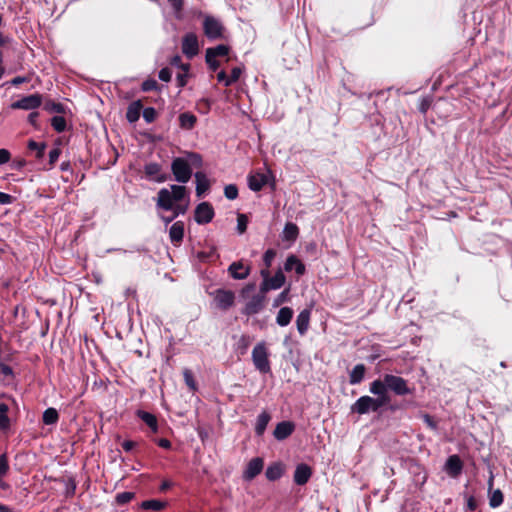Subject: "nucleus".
Wrapping results in <instances>:
<instances>
[{"mask_svg": "<svg viewBox=\"0 0 512 512\" xmlns=\"http://www.w3.org/2000/svg\"><path fill=\"white\" fill-rule=\"evenodd\" d=\"M370 392L377 396L373 398L370 396L360 397L351 407L352 411L358 414H366L369 411H377L380 407L388 404L391 400L390 395L385 393L383 385L379 380H374L370 384Z\"/></svg>", "mask_w": 512, "mask_h": 512, "instance_id": "1", "label": "nucleus"}, {"mask_svg": "<svg viewBox=\"0 0 512 512\" xmlns=\"http://www.w3.org/2000/svg\"><path fill=\"white\" fill-rule=\"evenodd\" d=\"M186 196V188L180 185H171L169 188H162L157 194L156 204L162 210H172L174 217L183 214L186 208H181L177 203Z\"/></svg>", "mask_w": 512, "mask_h": 512, "instance_id": "2", "label": "nucleus"}, {"mask_svg": "<svg viewBox=\"0 0 512 512\" xmlns=\"http://www.w3.org/2000/svg\"><path fill=\"white\" fill-rule=\"evenodd\" d=\"M378 380L383 385L386 394H389V390L397 395H407L411 393V389L408 387L406 380L402 377L385 374L382 379Z\"/></svg>", "mask_w": 512, "mask_h": 512, "instance_id": "3", "label": "nucleus"}, {"mask_svg": "<svg viewBox=\"0 0 512 512\" xmlns=\"http://www.w3.org/2000/svg\"><path fill=\"white\" fill-rule=\"evenodd\" d=\"M252 360L254 366L261 373L270 372V361H269V352L264 342H260L256 344L252 350Z\"/></svg>", "mask_w": 512, "mask_h": 512, "instance_id": "4", "label": "nucleus"}, {"mask_svg": "<svg viewBox=\"0 0 512 512\" xmlns=\"http://www.w3.org/2000/svg\"><path fill=\"white\" fill-rule=\"evenodd\" d=\"M171 170L175 179L182 183L188 182L192 174L189 164L183 158L174 159L171 165Z\"/></svg>", "mask_w": 512, "mask_h": 512, "instance_id": "5", "label": "nucleus"}, {"mask_svg": "<svg viewBox=\"0 0 512 512\" xmlns=\"http://www.w3.org/2000/svg\"><path fill=\"white\" fill-rule=\"evenodd\" d=\"M261 274L264 278V281L261 285L262 292L279 289L285 283V275L280 270L277 271L273 277H269L267 271H262Z\"/></svg>", "mask_w": 512, "mask_h": 512, "instance_id": "6", "label": "nucleus"}, {"mask_svg": "<svg viewBox=\"0 0 512 512\" xmlns=\"http://www.w3.org/2000/svg\"><path fill=\"white\" fill-rule=\"evenodd\" d=\"M204 33L207 37L212 39L221 38L223 26L215 18L207 16L204 19Z\"/></svg>", "mask_w": 512, "mask_h": 512, "instance_id": "7", "label": "nucleus"}, {"mask_svg": "<svg viewBox=\"0 0 512 512\" xmlns=\"http://www.w3.org/2000/svg\"><path fill=\"white\" fill-rule=\"evenodd\" d=\"M42 103V97L39 94H33L26 96L14 103H12V109H23V110H32L39 107Z\"/></svg>", "mask_w": 512, "mask_h": 512, "instance_id": "8", "label": "nucleus"}, {"mask_svg": "<svg viewBox=\"0 0 512 512\" xmlns=\"http://www.w3.org/2000/svg\"><path fill=\"white\" fill-rule=\"evenodd\" d=\"M235 295L230 290H217L214 293V301L220 309L226 310L233 306Z\"/></svg>", "mask_w": 512, "mask_h": 512, "instance_id": "9", "label": "nucleus"}, {"mask_svg": "<svg viewBox=\"0 0 512 512\" xmlns=\"http://www.w3.org/2000/svg\"><path fill=\"white\" fill-rule=\"evenodd\" d=\"M214 216V210L212 206L203 202L196 207L195 210V221L199 224H205L212 220Z\"/></svg>", "mask_w": 512, "mask_h": 512, "instance_id": "10", "label": "nucleus"}, {"mask_svg": "<svg viewBox=\"0 0 512 512\" xmlns=\"http://www.w3.org/2000/svg\"><path fill=\"white\" fill-rule=\"evenodd\" d=\"M182 51L188 57H194L199 51L197 36L193 33H189L184 36L182 43Z\"/></svg>", "mask_w": 512, "mask_h": 512, "instance_id": "11", "label": "nucleus"}, {"mask_svg": "<svg viewBox=\"0 0 512 512\" xmlns=\"http://www.w3.org/2000/svg\"><path fill=\"white\" fill-rule=\"evenodd\" d=\"M263 469V460L261 458H253L247 464V467L243 473V477L246 480H252L257 476Z\"/></svg>", "mask_w": 512, "mask_h": 512, "instance_id": "12", "label": "nucleus"}, {"mask_svg": "<svg viewBox=\"0 0 512 512\" xmlns=\"http://www.w3.org/2000/svg\"><path fill=\"white\" fill-rule=\"evenodd\" d=\"M295 425L289 421H283L277 424L273 434L278 440H284L292 434Z\"/></svg>", "mask_w": 512, "mask_h": 512, "instance_id": "13", "label": "nucleus"}, {"mask_svg": "<svg viewBox=\"0 0 512 512\" xmlns=\"http://www.w3.org/2000/svg\"><path fill=\"white\" fill-rule=\"evenodd\" d=\"M312 474L311 468L306 464H299L294 472V481L298 485H304L308 482Z\"/></svg>", "mask_w": 512, "mask_h": 512, "instance_id": "14", "label": "nucleus"}, {"mask_svg": "<svg viewBox=\"0 0 512 512\" xmlns=\"http://www.w3.org/2000/svg\"><path fill=\"white\" fill-rule=\"evenodd\" d=\"M229 273L234 279H245L250 273V267L242 262H234L229 266Z\"/></svg>", "mask_w": 512, "mask_h": 512, "instance_id": "15", "label": "nucleus"}, {"mask_svg": "<svg viewBox=\"0 0 512 512\" xmlns=\"http://www.w3.org/2000/svg\"><path fill=\"white\" fill-rule=\"evenodd\" d=\"M144 170L147 177L157 182H164L167 180L166 175L161 173V166L157 163H149L145 165Z\"/></svg>", "mask_w": 512, "mask_h": 512, "instance_id": "16", "label": "nucleus"}, {"mask_svg": "<svg viewBox=\"0 0 512 512\" xmlns=\"http://www.w3.org/2000/svg\"><path fill=\"white\" fill-rule=\"evenodd\" d=\"M284 268L286 271L295 270L298 275H303L305 273V265L295 255H289L287 257Z\"/></svg>", "mask_w": 512, "mask_h": 512, "instance_id": "17", "label": "nucleus"}, {"mask_svg": "<svg viewBox=\"0 0 512 512\" xmlns=\"http://www.w3.org/2000/svg\"><path fill=\"white\" fill-rule=\"evenodd\" d=\"M299 235V228L296 224L288 222L282 232V240L293 243Z\"/></svg>", "mask_w": 512, "mask_h": 512, "instance_id": "18", "label": "nucleus"}, {"mask_svg": "<svg viewBox=\"0 0 512 512\" xmlns=\"http://www.w3.org/2000/svg\"><path fill=\"white\" fill-rule=\"evenodd\" d=\"M267 183V177L262 173H254L248 177L249 188L253 191H260Z\"/></svg>", "mask_w": 512, "mask_h": 512, "instance_id": "19", "label": "nucleus"}, {"mask_svg": "<svg viewBox=\"0 0 512 512\" xmlns=\"http://www.w3.org/2000/svg\"><path fill=\"white\" fill-rule=\"evenodd\" d=\"M445 469L452 476L458 475L462 469L460 458L456 455L450 456L446 462Z\"/></svg>", "mask_w": 512, "mask_h": 512, "instance_id": "20", "label": "nucleus"}, {"mask_svg": "<svg viewBox=\"0 0 512 512\" xmlns=\"http://www.w3.org/2000/svg\"><path fill=\"white\" fill-rule=\"evenodd\" d=\"M184 235V224L180 221L175 222L170 230H169V237L172 242L179 243L182 241Z\"/></svg>", "mask_w": 512, "mask_h": 512, "instance_id": "21", "label": "nucleus"}, {"mask_svg": "<svg viewBox=\"0 0 512 512\" xmlns=\"http://www.w3.org/2000/svg\"><path fill=\"white\" fill-rule=\"evenodd\" d=\"M195 179H196V193L198 196H201L204 192H206L209 189L210 182L207 179L206 175L201 172H197L195 174Z\"/></svg>", "mask_w": 512, "mask_h": 512, "instance_id": "22", "label": "nucleus"}, {"mask_svg": "<svg viewBox=\"0 0 512 512\" xmlns=\"http://www.w3.org/2000/svg\"><path fill=\"white\" fill-rule=\"evenodd\" d=\"M309 321H310V312L309 310H303L299 313L297 316L296 324L297 329L300 334H304L308 327H309Z\"/></svg>", "mask_w": 512, "mask_h": 512, "instance_id": "23", "label": "nucleus"}, {"mask_svg": "<svg viewBox=\"0 0 512 512\" xmlns=\"http://www.w3.org/2000/svg\"><path fill=\"white\" fill-rule=\"evenodd\" d=\"M141 110H142V104L140 101L132 102L127 109V113H126L127 120L129 122L137 121L140 117Z\"/></svg>", "mask_w": 512, "mask_h": 512, "instance_id": "24", "label": "nucleus"}, {"mask_svg": "<svg viewBox=\"0 0 512 512\" xmlns=\"http://www.w3.org/2000/svg\"><path fill=\"white\" fill-rule=\"evenodd\" d=\"M292 316H293L292 309L289 307H283L279 310V312L277 314L276 322L280 326H286L290 323Z\"/></svg>", "mask_w": 512, "mask_h": 512, "instance_id": "25", "label": "nucleus"}, {"mask_svg": "<svg viewBox=\"0 0 512 512\" xmlns=\"http://www.w3.org/2000/svg\"><path fill=\"white\" fill-rule=\"evenodd\" d=\"M263 298L260 296H254L246 305L244 312L246 314H255L262 309Z\"/></svg>", "mask_w": 512, "mask_h": 512, "instance_id": "26", "label": "nucleus"}, {"mask_svg": "<svg viewBox=\"0 0 512 512\" xmlns=\"http://www.w3.org/2000/svg\"><path fill=\"white\" fill-rule=\"evenodd\" d=\"M366 368L363 364L356 365L350 372V383L357 384L364 378Z\"/></svg>", "mask_w": 512, "mask_h": 512, "instance_id": "27", "label": "nucleus"}, {"mask_svg": "<svg viewBox=\"0 0 512 512\" xmlns=\"http://www.w3.org/2000/svg\"><path fill=\"white\" fill-rule=\"evenodd\" d=\"M270 421V415L267 412H262L258 418L255 427V431L258 435H262Z\"/></svg>", "mask_w": 512, "mask_h": 512, "instance_id": "28", "label": "nucleus"}, {"mask_svg": "<svg viewBox=\"0 0 512 512\" xmlns=\"http://www.w3.org/2000/svg\"><path fill=\"white\" fill-rule=\"evenodd\" d=\"M180 125L184 129H191L196 123V117L190 113H183L179 116Z\"/></svg>", "mask_w": 512, "mask_h": 512, "instance_id": "29", "label": "nucleus"}, {"mask_svg": "<svg viewBox=\"0 0 512 512\" xmlns=\"http://www.w3.org/2000/svg\"><path fill=\"white\" fill-rule=\"evenodd\" d=\"M229 52V48L226 45H219L215 48H208L206 50V58H209L211 56L217 57V56H224L227 55Z\"/></svg>", "mask_w": 512, "mask_h": 512, "instance_id": "30", "label": "nucleus"}, {"mask_svg": "<svg viewBox=\"0 0 512 512\" xmlns=\"http://www.w3.org/2000/svg\"><path fill=\"white\" fill-rule=\"evenodd\" d=\"M283 469L279 464L269 466L266 470V477L269 480H276L282 475Z\"/></svg>", "mask_w": 512, "mask_h": 512, "instance_id": "31", "label": "nucleus"}, {"mask_svg": "<svg viewBox=\"0 0 512 512\" xmlns=\"http://www.w3.org/2000/svg\"><path fill=\"white\" fill-rule=\"evenodd\" d=\"M138 416L154 431L157 430V420L154 415L148 412L139 411Z\"/></svg>", "mask_w": 512, "mask_h": 512, "instance_id": "32", "label": "nucleus"}, {"mask_svg": "<svg viewBox=\"0 0 512 512\" xmlns=\"http://www.w3.org/2000/svg\"><path fill=\"white\" fill-rule=\"evenodd\" d=\"M58 420V412L54 408H48L43 414V422L47 425L54 424Z\"/></svg>", "mask_w": 512, "mask_h": 512, "instance_id": "33", "label": "nucleus"}, {"mask_svg": "<svg viewBox=\"0 0 512 512\" xmlns=\"http://www.w3.org/2000/svg\"><path fill=\"white\" fill-rule=\"evenodd\" d=\"M141 507L143 509H151L154 511H160L165 508V503L161 502L159 500H148V501L142 502Z\"/></svg>", "mask_w": 512, "mask_h": 512, "instance_id": "34", "label": "nucleus"}, {"mask_svg": "<svg viewBox=\"0 0 512 512\" xmlns=\"http://www.w3.org/2000/svg\"><path fill=\"white\" fill-rule=\"evenodd\" d=\"M8 406L4 403L0 404V428L7 429L9 427V418L7 416Z\"/></svg>", "mask_w": 512, "mask_h": 512, "instance_id": "35", "label": "nucleus"}, {"mask_svg": "<svg viewBox=\"0 0 512 512\" xmlns=\"http://www.w3.org/2000/svg\"><path fill=\"white\" fill-rule=\"evenodd\" d=\"M502 502H503V494L499 489L491 492L490 497H489V504L491 507H493V508L498 507L502 504Z\"/></svg>", "mask_w": 512, "mask_h": 512, "instance_id": "36", "label": "nucleus"}, {"mask_svg": "<svg viewBox=\"0 0 512 512\" xmlns=\"http://www.w3.org/2000/svg\"><path fill=\"white\" fill-rule=\"evenodd\" d=\"M28 147L30 150L36 151V156L41 158L43 156L46 145L44 143H37L31 140L28 143Z\"/></svg>", "mask_w": 512, "mask_h": 512, "instance_id": "37", "label": "nucleus"}, {"mask_svg": "<svg viewBox=\"0 0 512 512\" xmlns=\"http://www.w3.org/2000/svg\"><path fill=\"white\" fill-rule=\"evenodd\" d=\"M51 124L53 126V128L58 131V132H62L65 130L66 128V121L63 117L61 116H55L52 118V121H51Z\"/></svg>", "mask_w": 512, "mask_h": 512, "instance_id": "38", "label": "nucleus"}, {"mask_svg": "<svg viewBox=\"0 0 512 512\" xmlns=\"http://www.w3.org/2000/svg\"><path fill=\"white\" fill-rule=\"evenodd\" d=\"M184 380L187 384V386L192 390L195 391L197 389L196 382L193 378L192 372L190 370H185L183 372Z\"/></svg>", "mask_w": 512, "mask_h": 512, "instance_id": "39", "label": "nucleus"}, {"mask_svg": "<svg viewBox=\"0 0 512 512\" xmlns=\"http://www.w3.org/2000/svg\"><path fill=\"white\" fill-rule=\"evenodd\" d=\"M134 498V493L132 492H122L116 496V502L118 504L128 503L130 500Z\"/></svg>", "mask_w": 512, "mask_h": 512, "instance_id": "40", "label": "nucleus"}, {"mask_svg": "<svg viewBox=\"0 0 512 512\" xmlns=\"http://www.w3.org/2000/svg\"><path fill=\"white\" fill-rule=\"evenodd\" d=\"M242 73V69L240 67H235L232 69L231 75L229 76V79L226 81V86H230L234 82H236L240 75Z\"/></svg>", "mask_w": 512, "mask_h": 512, "instance_id": "41", "label": "nucleus"}, {"mask_svg": "<svg viewBox=\"0 0 512 512\" xmlns=\"http://www.w3.org/2000/svg\"><path fill=\"white\" fill-rule=\"evenodd\" d=\"M247 223H248V219H247V217L244 214L238 215V218H237V229H238L239 233L242 234V233H244L246 231Z\"/></svg>", "mask_w": 512, "mask_h": 512, "instance_id": "42", "label": "nucleus"}, {"mask_svg": "<svg viewBox=\"0 0 512 512\" xmlns=\"http://www.w3.org/2000/svg\"><path fill=\"white\" fill-rule=\"evenodd\" d=\"M157 112L154 108L148 107L144 109L143 111V118L148 122L151 123L156 119Z\"/></svg>", "mask_w": 512, "mask_h": 512, "instance_id": "43", "label": "nucleus"}, {"mask_svg": "<svg viewBox=\"0 0 512 512\" xmlns=\"http://www.w3.org/2000/svg\"><path fill=\"white\" fill-rule=\"evenodd\" d=\"M224 193L228 199L233 200L238 195V189L235 185H228L225 187Z\"/></svg>", "mask_w": 512, "mask_h": 512, "instance_id": "44", "label": "nucleus"}, {"mask_svg": "<svg viewBox=\"0 0 512 512\" xmlns=\"http://www.w3.org/2000/svg\"><path fill=\"white\" fill-rule=\"evenodd\" d=\"M9 469L7 456L5 454L0 456V477H4Z\"/></svg>", "mask_w": 512, "mask_h": 512, "instance_id": "45", "label": "nucleus"}, {"mask_svg": "<svg viewBox=\"0 0 512 512\" xmlns=\"http://www.w3.org/2000/svg\"><path fill=\"white\" fill-rule=\"evenodd\" d=\"M45 109L48 110L49 112H57V113H63L64 112V108L61 104L59 103H46L45 105Z\"/></svg>", "mask_w": 512, "mask_h": 512, "instance_id": "46", "label": "nucleus"}, {"mask_svg": "<svg viewBox=\"0 0 512 512\" xmlns=\"http://www.w3.org/2000/svg\"><path fill=\"white\" fill-rule=\"evenodd\" d=\"M176 14H180L184 7V0H167Z\"/></svg>", "mask_w": 512, "mask_h": 512, "instance_id": "47", "label": "nucleus"}, {"mask_svg": "<svg viewBox=\"0 0 512 512\" xmlns=\"http://www.w3.org/2000/svg\"><path fill=\"white\" fill-rule=\"evenodd\" d=\"M276 256V252L272 249H269L265 252L264 254V262L266 264L267 267H270L271 266V263L274 259V257Z\"/></svg>", "mask_w": 512, "mask_h": 512, "instance_id": "48", "label": "nucleus"}, {"mask_svg": "<svg viewBox=\"0 0 512 512\" xmlns=\"http://www.w3.org/2000/svg\"><path fill=\"white\" fill-rule=\"evenodd\" d=\"M288 293H289V290L286 289L284 290L282 293H280L277 298L274 300V306H279L281 305L282 303L286 302L287 298H288Z\"/></svg>", "mask_w": 512, "mask_h": 512, "instance_id": "49", "label": "nucleus"}, {"mask_svg": "<svg viewBox=\"0 0 512 512\" xmlns=\"http://www.w3.org/2000/svg\"><path fill=\"white\" fill-rule=\"evenodd\" d=\"M171 76H172L171 71L168 68H163L159 72V78L162 81H165V82L170 81Z\"/></svg>", "mask_w": 512, "mask_h": 512, "instance_id": "50", "label": "nucleus"}, {"mask_svg": "<svg viewBox=\"0 0 512 512\" xmlns=\"http://www.w3.org/2000/svg\"><path fill=\"white\" fill-rule=\"evenodd\" d=\"M10 160V153L6 149H0V164L7 163Z\"/></svg>", "mask_w": 512, "mask_h": 512, "instance_id": "51", "label": "nucleus"}, {"mask_svg": "<svg viewBox=\"0 0 512 512\" xmlns=\"http://www.w3.org/2000/svg\"><path fill=\"white\" fill-rule=\"evenodd\" d=\"M59 155H60L59 148H55V149L51 150L49 153L50 163L54 164L58 160Z\"/></svg>", "mask_w": 512, "mask_h": 512, "instance_id": "52", "label": "nucleus"}, {"mask_svg": "<svg viewBox=\"0 0 512 512\" xmlns=\"http://www.w3.org/2000/svg\"><path fill=\"white\" fill-rule=\"evenodd\" d=\"M206 62L209 65L210 69L215 71L219 67V62L215 59L214 56L206 58Z\"/></svg>", "mask_w": 512, "mask_h": 512, "instance_id": "53", "label": "nucleus"}, {"mask_svg": "<svg viewBox=\"0 0 512 512\" xmlns=\"http://www.w3.org/2000/svg\"><path fill=\"white\" fill-rule=\"evenodd\" d=\"M12 197L6 193L0 192V204H10Z\"/></svg>", "mask_w": 512, "mask_h": 512, "instance_id": "54", "label": "nucleus"}, {"mask_svg": "<svg viewBox=\"0 0 512 512\" xmlns=\"http://www.w3.org/2000/svg\"><path fill=\"white\" fill-rule=\"evenodd\" d=\"M136 443L134 441L126 440L122 443V447L126 451H130L132 448H134Z\"/></svg>", "mask_w": 512, "mask_h": 512, "instance_id": "55", "label": "nucleus"}, {"mask_svg": "<svg viewBox=\"0 0 512 512\" xmlns=\"http://www.w3.org/2000/svg\"><path fill=\"white\" fill-rule=\"evenodd\" d=\"M155 87H156V82L155 81H147V82L143 83V89L145 91L151 90V89H153Z\"/></svg>", "mask_w": 512, "mask_h": 512, "instance_id": "56", "label": "nucleus"}, {"mask_svg": "<svg viewBox=\"0 0 512 512\" xmlns=\"http://www.w3.org/2000/svg\"><path fill=\"white\" fill-rule=\"evenodd\" d=\"M10 42V38L0 32V47L7 45Z\"/></svg>", "mask_w": 512, "mask_h": 512, "instance_id": "57", "label": "nucleus"}, {"mask_svg": "<svg viewBox=\"0 0 512 512\" xmlns=\"http://www.w3.org/2000/svg\"><path fill=\"white\" fill-rule=\"evenodd\" d=\"M217 79L221 82H224V84L226 85V81L227 79H229V77L226 75L224 71H220L217 75Z\"/></svg>", "mask_w": 512, "mask_h": 512, "instance_id": "58", "label": "nucleus"}, {"mask_svg": "<svg viewBox=\"0 0 512 512\" xmlns=\"http://www.w3.org/2000/svg\"><path fill=\"white\" fill-rule=\"evenodd\" d=\"M424 420L426 422V424L431 427L432 429H434L436 427L433 419L429 416V415H425L424 416Z\"/></svg>", "mask_w": 512, "mask_h": 512, "instance_id": "59", "label": "nucleus"}, {"mask_svg": "<svg viewBox=\"0 0 512 512\" xmlns=\"http://www.w3.org/2000/svg\"><path fill=\"white\" fill-rule=\"evenodd\" d=\"M37 116H38V114H37L36 112H33V113H31V114L28 116V121H29L32 125H34V126H36V119H37Z\"/></svg>", "mask_w": 512, "mask_h": 512, "instance_id": "60", "label": "nucleus"}, {"mask_svg": "<svg viewBox=\"0 0 512 512\" xmlns=\"http://www.w3.org/2000/svg\"><path fill=\"white\" fill-rule=\"evenodd\" d=\"M158 444H159V446H161V447H163V448H170V446H171L170 441H169V440H167V439H161V440H159Z\"/></svg>", "mask_w": 512, "mask_h": 512, "instance_id": "61", "label": "nucleus"}, {"mask_svg": "<svg viewBox=\"0 0 512 512\" xmlns=\"http://www.w3.org/2000/svg\"><path fill=\"white\" fill-rule=\"evenodd\" d=\"M26 81H27V79H26V78H24V77H15V78L11 81V83H12L13 85H19V84H21V83H23V82H26Z\"/></svg>", "mask_w": 512, "mask_h": 512, "instance_id": "62", "label": "nucleus"}, {"mask_svg": "<svg viewBox=\"0 0 512 512\" xmlns=\"http://www.w3.org/2000/svg\"><path fill=\"white\" fill-rule=\"evenodd\" d=\"M0 512H10L9 508L0 504Z\"/></svg>", "mask_w": 512, "mask_h": 512, "instance_id": "63", "label": "nucleus"}, {"mask_svg": "<svg viewBox=\"0 0 512 512\" xmlns=\"http://www.w3.org/2000/svg\"><path fill=\"white\" fill-rule=\"evenodd\" d=\"M179 61H180V58L178 56H176L175 58H173L172 64H178Z\"/></svg>", "mask_w": 512, "mask_h": 512, "instance_id": "64", "label": "nucleus"}]
</instances>
